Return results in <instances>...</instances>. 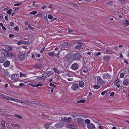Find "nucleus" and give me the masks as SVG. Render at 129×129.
Listing matches in <instances>:
<instances>
[{
    "instance_id": "1",
    "label": "nucleus",
    "mask_w": 129,
    "mask_h": 129,
    "mask_svg": "<svg viewBox=\"0 0 129 129\" xmlns=\"http://www.w3.org/2000/svg\"><path fill=\"white\" fill-rule=\"evenodd\" d=\"M81 57L80 53L77 52L74 53L72 56L68 55L67 57V60L69 63H72L74 61H79Z\"/></svg>"
},
{
    "instance_id": "2",
    "label": "nucleus",
    "mask_w": 129,
    "mask_h": 129,
    "mask_svg": "<svg viewBox=\"0 0 129 129\" xmlns=\"http://www.w3.org/2000/svg\"><path fill=\"white\" fill-rule=\"evenodd\" d=\"M97 84L101 87L105 84L104 82L102 79L99 77H98L97 79Z\"/></svg>"
},
{
    "instance_id": "3",
    "label": "nucleus",
    "mask_w": 129,
    "mask_h": 129,
    "mask_svg": "<svg viewBox=\"0 0 129 129\" xmlns=\"http://www.w3.org/2000/svg\"><path fill=\"white\" fill-rule=\"evenodd\" d=\"M52 72L51 71H48L44 73L42 76L45 78H46L51 76L52 74Z\"/></svg>"
},
{
    "instance_id": "4",
    "label": "nucleus",
    "mask_w": 129,
    "mask_h": 129,
    "mask_svg": "<svg viewBox=\"0 0 129 129\" xmlns=\"http://www.w3.org/2000/svg\"><path fill=\"white\" fill-rule=\"evenodd\" d=\"M19 76V74H15L11 76V79L13 82H15L17 80Z\"/></svg>"
},
{
    "instance_id": "5",
    "label": "nucleus",
    "mask_w": 129,
    "mask_h": 129,
    "mask_svg": "<svg viewBox=\"0 0 129 129\" xmlns=\"http://www.w3.org/2000/svg\"><path fill=\"white\" fill-rule=\"evenodd\" d=\"M78 123L80 126H85V124L84 123V120L82 118H79L77 120Z\"/></svg>"
},
{
    "instance_id": "6",
    "label": "nucleus",
    "mask_w": 129,
    "mask_h": 129,
    "mask_svg": "<svg viewBox=\"0 0 129 129\" xmlns=\"http://www.w3.org/2000/svg\"><path fill=\"white\" fill-rule=\"evenodd\" d=\"M79 88L78 84L76 83H74L72 85L71 87L72 90L76 91Z\"/></svg>"
},
{
    "instance_id": "7",
    "label": "nucleus",
    "mask_w": 129,
    "mask_h": 129,
    "mask_svg": "<svg viewBox=\"0 0 129 129\" xmlns=\"http://www.w3.org/2000/svg\"><path fill=\"white\" fill-rule=\"evenodd\" d=\"M18 58L21 61H23L24 60L26 56V55L24 53H20L18 55Z\"/></svg>"
},
{
    "instance_id": "8",
    "label": "nucleus",
    "mask_w": 129,
    "mask_h": 129,
    "mask_svg": "<svg viewBox=\"0 0 129 129\" xmlns=\"http://www.w3.org/2000/svg\"><path fill=\"white\" fill-rule=\"evenodd\" d=\"M64 126V123L63 122H59L55 125V127L58 128H62Z\"/></svg>"
},
{
    "instance_id": "9",
    "label": "nucleus",
    "mask_w": 129,
    "mask_h": 129,
    "mask_svg": "<svg viewBox=\"0 0 129 129\" xmlns=\"http://www.w3.org/2000/svg\"><path fill=\"white\" fill-rule=\"evenodd\" d=\"M3 55L6 57L11 58L13 56V54L9 52H7L6 51H4L3 52Z\"/></svg>"
},
{
    "instance_id": "10",
    "label": "nucleus",
    "mask_w": 129,
    "mask_h": 129,
    "mask_svg": "<svg viewBox=\"0 0 129 129\" xmlns=\"http://www.w3.org/2000/svg\"><path fill=\"white\" fill-rule=\"evenodd\" d=\"M72 119V118L71 117H68V118L64 117L61 118V120L65 122L68 123L71 122Z\"/></svg>"
},
{
    "instance_id": "11",
    "label": "nucleus",
    "mask_w": 129,
    "mask_h": 129,
    "mask_svg": "<svg viewBox=\"0 0 129 129\" xmlns=\"http://www.w3.org/2000/svg\"><path fill=\"white\" fill-rule=\"evenodd\" d=\"M1 122L2 129H7L5 126V122L3 119H1Z\"/></svg>"
},
{
    "instance_id": "12",
    "label": "nucleus",
    "mask_w": 129,
    "mask_h": 129,
    "mask_svg": "<svg viewBox=\"0 0 129 129\" xmlns=\"http://www.w3.org/2000/svg\"><path fill=\"white\" fill-rule=\"evenodd\" d=\"M78 64L76 63H75L72 64L70 68L74 70H76L78 69Z\"/></svg>"
},
{
    "instance_id": "13",
    "label": "nucleus",
    "mask_w": 129,
    "mask_h": 129,
    "mask_svg": "<svg viewBox=\"0 0 129 129\" xmlns=\"http://www.w3.org/2000/svg\"><path fill=\"white\" fill-rule=\"evenodd\" d=\"M122 84L124 86L128 85H129V80L128 79H124L123 81Z\"/></svg>"
},
{
    "instance_id": "14",
    "label": "nucleus",
    "mask_w": 129,
    "mask_h": 129,
    "mask_svg": "<svg viewBox=\"0 0 129 129\" xmlns=\"http://www.w3.org/2000/svg\"><path fill=\"white\" fill-rule=\"evenodd\" d=\"M87 126L89 129H94L95 128L94 125L92 123H90L89 124L87 125Z\"/></svg>"
},
{
    "instance_id": "15",
    "label": "nucleus",
    "mask_w": 129,
    "mask_h": 129,
    "mask_svg": "<svg viewBox=\"0 0 129 129\" xmlns=\"http://www.w3.org/2000/svg\"><path fill=\"white\" fill-rule=\"evenodd\" d=\"M3 75L5 77H7L9 75V73L7 70H4L3 71Z\"/></svg>"
},
{
    "instance_id": "16",
    "label": "nucleus",
    "mask_w": 129,
    "mask_h": 129,
    "mask_svg": "<svg viewBox=\"0 0 129 129\" xmlns=\"http://www.w3.org/2000/svg\"><path fill=\"white\" fill-rule=\"evenodd\" d=\"M103 78H108L110 77V75L107 73H105L103 74Z\"/></svg>"
},
{
    "instance_id": "17",
    "label": "nucleus",
    "mask_w": 129,
    "mask_h": 129,
    "mask_svg": "<svg viewBox=\"0 0 129 129\" xmlns=\"http://www.w3.org/2000/svg\"><path fill=\"white\" fill-rule=\"evenodd\" d=\"M47 54L49 56L52 57L55 56L56 54L54 51L49 52Z\"/></svg>"
},
{
    "instance_id": "18",
    "label": "nucleus",
    "mask_w": 129,
    "mask_h": 129,
    "mask_svg": "<svg viewBox=\"0 0 129 129\" xmlns=\"http://www.w3.org/2000/svg\"><path fill=\"white\" fill-rule=\"evenodd\" d=\"M79 85L80 87L83 88L85 85L84 83L82 81H79Z\"/></svg>"
},
{
    "instance_id": "19",
    "label": "nucleus",
    "mask_w": 129,
    "mask_h": 129,
    "mask_svg": "<svg viewBox=\"0 0 129 129\" xmlns=\"http://www.w3.org/2000/svg\"><path fill=\"white\" fill-rule=\"evenodd\" d=\"M7 100H11L15 102H17L18 99L8 96Z\"/></svg>"
},
{
    "instance_id": "20",
    "label": "nucleus",
    "mask_w": 129,
    "mask_h": 129,
    "mask_svg": "<svg viewBox=\"0 0 129 129\" xmlns=\"http://www.w3.org/2000/svg\"><path fill=\"white\" fill-rule=\"evenodd\" d=\"M10 63V62L9 61L7 60L4 63V66L5 67H8Z\"/></svg>"
},
{
    "instance_id": "21",
    "label": "nucleus",
    "mask_w": 129,
    "mask_h": 129,
    "mask_svg": "<svg viewBox=\"0 0 129 129\" xmlns=\"http://www.w3.org/2000/svg\"><path fill=\"white\" fill-rule=\"evenodd\" d=\"M8 96H6L3 94L0 93V97L7 100Z\"/></svg>"
},
{
    "instance_id": "22",
    "label": "nucleus",
    "mask_w": 129,
    "mask_h": 129,
    "mask_svg": "<svg viewBox=\"0 0 129 129\" xmlns=\"http://www.w3.org/2000/svg\"><path fill=\"white\" fill-rule=\"evenodd\" d=\"M109 56H104L103 58V60L105 61H107L109 59Z\"/></svg>"
},
{
    "instance_id": "23",
    "label": "nucleus",
    "mask_w": 129,
    "mask_h": 129,
    "mask_svg": "<svg viewBox=\"0 0 129 129\" xmlns=\"http://www.w3.org/2000/svg\"><path fill=\"white\" fill-rule=\"evenodd\" d=\"M66 127L67 128H73V126L71 124H67L66 126Z\"/></svg>"
},
{
    "instance_id": "24",
    "label": "nucleus",
    "mask_w": 129,
    "mask_h": 129,
    "mask_svg": "<svg viewBox=\"0 0 129 129\" xmlns=\"http://www.w3.org/2000/svg\"><path fill=\"white\" fill-rule=\"evenodd\" d=\"M15 117L19 119H21L22 118V116L21 115H19L18 114H15Z\"/></svg>"
},
{
    "instance_id": "25",
    "label": "nucleus",
    "mask_w": 129,
    "mask_h": 129,
    "mask_svg": "<svg viewBox=\"0 0 129 129\" xmlns=\"http://www.w3.org/2000/svg\"><path fill=\"white\" fill-rule=\"evenodd\" d=\"M123 22L124 24V25L128 26L129 25V22L126 20H125Z\"/></svg>"
},
{
    "instance_id": "26",
    "label": "nucleus",
    "mask_w": 129,
    "mask_h": 129,
    "mask_svg": "<svg viewBox=\"0 0 129 129\" xmlns=\"http://www.w3.org/2000/svg\"><path fill=\"white\" fill-rule=\"evenodd\" d=\"M5 60V59L3 57H2L0 58V62L1 63H3Z\"/></svg>"
},
{
    "instance_id": "27",
    "label": "nucleus",
    "mask_w": 129,
    "mask_h": 129,
    "mask_svg": "<svg viewBox=\"0 0 129 129\" xmlns=\"http://www.w3.org/2000/svg\"><path fill=\"white\" fill-rule=\"evenodd\" d=\"M82 47V46L80 45H78L75 46V48L77 49H80Z\"/></svg>"
},
{
    "instance_id": "28",
    "label": "nucleus",
    "mask_w": 129,
    "mask_h": 129,
    "mask_svg": "<svg viewBox=\"0 0 129 129\" xmlns=\"http://www.w3.org/2000/svg\"><path fill=\"white\" fill-rule=\"evenodd\" d=\"M12 126L14 127H17L18 128H20L21 126L20 125L18 124H13Z\"/></svg>"
},
{
    "instance_id": "29",
    "label": "nucleus",
    "mask_w": 129,
    "mask_h": 129,
    "mask_svg": "<svg viewBox=\"0 0 129 129\" xmlns=\"http://www.w3.org/2000/svg\"><path fill=\"white\" fill-rule=\"evenodd\" d=\"M90 120L88 119H86L84 121V122L87 124V125L89 124L90 122Z\"/></svg>"
},
{
    "instance_id": "30",
    "label": "nucleus",
    "mask_w": 129,
    "mask_h": 129,
    "mask_svg": "<svg viewBox=\"0 0 129 129\" xmlns=\"http://www.w3.org/2000/svg\"><path fill=\"white\" fill-rule=\"evenodd\" d=\"M101 86L99 85L98 84L97 85H94L93 86V88L94 89H98Z\"/></svg>"
},
{
    "instance_id": "31",
    "label": "nucleus",
    "mask_w": 129,
    "mask_h": 129,
    "mask_svg": "<svg viewBox=\"0 0 129 129\" xmlns=\"http://www.w3.org/2000/svg\"><path fill=\"white\" fill-rule=\"evenodd\" d=\"M120 81V80L119 79H118L114 83V84L115 85H117Z\"/></svg>"
},
{
    "instance_id": "32",
    "label": "nucleus",
    "mask_w": 129,
    "mask_h": 129,
    "mask_svg": "<svg viewBox=\"0 0 129 129\" xmlns=\"http://www.w3.org/2000/svg\"><path fill=\"white\" fill-rule=\"evenodd\" d=\"M34 102V104H36L37 105H40L41 106L42 105V104L39 102L35 101V102Z\"/></svg>"
},
{
    "instance_id": "33",
    "label": "nucleus",
    "mask_w": 129,
    "mask_h": 129,
    "mask_svg": "<svg viewBox=\"0 0 129 129\" xmlns=\"http://www.w3.org/2000/svg\"><path fill=\"white\" fill-rule=\"evenodd\" d=\"M22 3V2H21L20 3L15 4L14 5L15 6H18L20 5Z\"/></svg>"
},
{
    "instance_id": "34",
    "label": "nucleus",
    "mask_w": 129,
    "mask_h": 129,
    "mask_svg": "<svg viewBox=\"0 0 129 129\" xmlns=\"http://www.w3.org/2000/svg\"><path fill=\"white\" fill-rule=\"evenodd\" d=\"M124 73H120V77L121 78H123L124 76Z\"/></svg>"
},
{
    "instance_id": "35",
    "label": "nucleus",
    "mask_w": 129,
    "mask_h": 129,
    "mask_svg": "<svg viewBox=\"0 0 129 129\" xmlns=\"http://www.w3.org/2000/svg\"><path fill=\"white\" fill-rule=\"evenodd\" d=\"M54 69L55 72L56 73L59 74L60 73V72L59 70H57V69L55 68H54Z\"/></svg>"
},
{
    "instance_id": "36",
    "label": "nucleus",
    "mask_w": 129,
    "mask_h": 129,
    "mask_svg": "<svg viewBox=\"0 0 129 129\" xmlns=\"http://www.w3.org/2000/svg\"><path fill=\"white\" fill-rule=\"evenodd\" d=\"M43 85V84L41 82H39L38 84H36V87H37L40 86H42Z\"/></svg>"
},
{
    "instance_id": "37",
    "label": "nucleus",
    "mask_w": 129,
    "mask_h": 129,
    "mask_svg": "<svg viewBox=\"0 0 129 129\" xmlns=\"http://www.w3.org/2000/svg\"><path fill=\"white\" fill-rule=\"evenodd\" d=\"M37 13V12L36 11H33L30 12V14H33V15H35V14H36Z\"/></svg>"
},
{
    "instance_id": "38",
    "label": "nucleus",
    "mask_w": 129,
    "mask_h": 129,
    "mask_svg": "<svg viewBox=\"0 0 129 129\" xmlns=\"http://www.w3.org/2000/svg\"><path fill=\"white\" fill-rule=\"evenodd\" d=\"M12 10L11 9H10L9 10H8L7 12L6 13H7L11 14V12H12Z\"/></svg>"
},
{
    "instance_id": "39",
    "label": "nucleus",
    "mask_w": 129,
    "mask_h": 129,
    "mask_svg": "<svg viewBox=\"0 0 129 129\" xmlns=\"http://www.w3.org/2000/svg\"><path fill=\"white\" fill-rule=\"evenodd\" d=\"M29 84L31 86H33L34 87H36V85H35L34 83H29Z\"/></svg>"
},
{
    "instance_id": "40",
    "label": "nucleus",
    "mask_w": 129,
    "mask_h": 129,
    "mask_svg": "<svg viewBox=\"0 0 129 129\" xmlns=\"http://www.w3.org/2000/svg\"><path fill=\"white\" fill-rule=\"evenodd\" d=\"M17 102H19V103H21L22 104H24V105L25 104V102H23L21 100H18V101Z\"/></svg>"
},
{
    "instance_id": "41",
    "label": "nucleus",
    "mask_w": 129,
    "mask_h": 129,
    "mask_svg": "<svg viewBox=\"0 0 129 129\" xmlns=\"http://www.w3.org/2000/svg\"><path fill=\"white\" fill-rule=\"evenodd\" d=\"M50 126V125L49 124H45V127L46 129H48Z\"/></svg>"
},
{
    "instance_id": "42",
    "label": "nucleus",
    "mask_w": 129,
    "mask_h": 129,
    "mask_svg": "<svg viewBox=\"0 0 129 129\" xmlns=\"http://www.w3.org/2000/svg\"><path fill=\"white\" fill-rule=\"evenodd\" d=\"M113 2L112 1H110L109 2H108L106 4H107L109 5H111L113 3Z\"/></svg>"
},
{
    "instance_id": "43",
    "label": "nucleus",
    "mask_w": 129,
    "mask_h": 129,
    "mask_svg": "<svg viewBox=\"0 0 129 129\" xmlns=\"http://www.w3.org/2000/svg\"><path fill=\"white\" fill-rule=\"evenodd\" d=\"M85 101L86 100H85L81 99L79 101V102L80 103H84Z\"/></svg>"
},
{
    "instance_id": "44",
    "label": "nucleus",
    "mask_w": 129,
    "mask_h": 129,
    "mask_svg": "<svg viewBox=\"0 0 129 129\" xmlns=\"http://www.w3.org/2000/svg\"><path fill=\"white\" fill-rule=\"evenodd\" d=\"M50 86H52L54 88H55L56 87V86L55 85L52 83H50Z\"/></svg>"
},
{
    "instance_id": "45",
    "label": "nucleus",
    "mask_w": 129,
    "mask_h": 129,
    "mask_svg": "<svg viewBox=\"0 0 129 129\" xmlns=\"http://www.w3.org/2000/svg\"><path fill=\"white\" fill-rule=\"evenodd\" d=\"M48 18L49 19H52L54 17L53 16L49 14L48 16Z\"/></svg>"
},
{
    "instance_id": "46",
    "label": "nucleus",
    "mask_w": 129,
    "mask_h": 129,
    "mask_svg": "<svg viewBox=\"0 0 129 129\" xmlns=\"http://www.w3.org/2000/svg\"><path fill=\"white\" fill-rule=\"evenodd\" d=\"M7 49L8 50L10 51H12V49L11 47H8L7 48Z\"/></svg>"
},
{
    "instance_id": "47",
    "label": "nucleus",
    "mask_w": 129,
    "mask_h": 129,
    "mask_svg": "<svg viewBox=\"0 0 129 129\" xmlns=\"http://www.w3.org/2000/svg\"><path fill=\"white\" fill-rule=\"evenodd\" d=\"M62 46L64 47H66L68 46V44L67 43H64L62 44Z\"/></svg>"
},
{
    "instance_id": "48",
    "label": "nucleus",
    "mask_w": 129,
    "mask_h": 129,
    "mask_svg": "<svg viewBox=\"0 0 129 129\" xmlns=\"http://www.w3.org/2000/svg\"><path fill=\"white\" fill-rule=\"evenodd\" d=\"M59 53H60V52L59 51L58 52V53H57L56 54V56H57V57L56 58L57 59H58L59 58Z\"/></svg>"
},
{
    "instance_id": "49",
    "label": "nucleus",
    "mask_w": 129,
    "mask_h": 129,
    "mask_svg": "<svg viewBox=\"0 0 129 129\" xmlns=\"http://www.w3.org/2000/svg\"><path fill=\"white\" fill-rule=\"evenodd\" d=\"M6 111L4 109H0V112L4 113L6 112Z\"/></svg>"
},
{
    "instance_id": "50",
    "label": "nucleus",
    "mask_w": 129,
    "mask_h": 129,
    "mask_svg": "<svg viewBox=\"0 0 129 129\" xmlns=\"http://www.w3.org/2000/svg\"><path fill=\"white\" fill-rule=\"evenodd\" d=\"M22 43V41H19L17 43V44L18 45H20L21 44V43Z\"/></svg>"
},
{
    "instance_id": "51",
    "label": "nucleus",
    "mask_w": 129,
    "mask_h": 129,
    "mask_svg": "<svg viewBox=\"0 0 129 129\" xmlns=\"http://www.w3.org/2000/svg\"><path fill=\"white\" fill-rule=\"evenodd\" d=\"M106 91H105L104 92H102L101 93V95H104L105 93L106 92Z\"/></svg>"
},
{
    "instance_id": "52",
    "label": "nucleus",
    "mask_w": 129,
    "mask_h": 129,
    "mask_svg": "<svg viewBox=\"0 0 129 129\" xmlns=\"http://www.w3.org/2000/svg\"><path fill=\"white\" fill-rule=\"evenodd\" d=\"M120 2L122 3H124L125 2L126 0H119Z\"/></svg>"
},
{
    "instance_id": "53",
    "label": "nucleus",
    "mask_w": 129,
    "mask_h": 129,
    "mask_svg": "<svg viewBox=\"0 0 129 129\" xmlns=\"http://www.w3.org/2000/svg\"><path fill=\"white\" fill-rule=\"evenodd\" d=\"M114 92H111L110 94V95L112 97H113L114 96Z\"/></svg>"
},
{
    "instance_id": "54",
    "label": "nucleus",
    "mask_w": 129,
    "mask_h": 129,
    "mask_svg": "<svg viewBox=\"0 0 129 129\" xmlns=\"http://www.w3.org/2000/svg\"><path fill=\"white\" fill-rule=\"evenodd\" d=\"M45 47H43L42 50H41L40 51V53H42L43 51H44V50H45Z\"/></svg>"
},
{
    "instance_id": "55",
    "label": "nucleus",
    "mask_w": 129,
    "mask_h": 129,
    "mask_svg": "<svg viewBox=\"0 0 129 129\" xmlns=\"http://www.w3.org/2000/svg\"><path fill=\"white\" fill-rule=\"evenodd\" d=\"M19 85L20 86H25V84H23V83H20L19 84Z\"/></svg>"
},
{
    "instance_id": "56",
    "label": "nucleus",
    "mask_w": 129,
    "mask_h": 129,
    "mask_svg": "<svg viewBox=\"0 0 129 129\" xmlns=\"http://www.w3.org/2000/svg\"><path fill=\"white\" fill-rule=\"evenodd\" d=\"M123 93L124 94L125 93L126 94V96H127L129 97V93H127L125 92H123Z\"/></svg>"
},
{
    "instance_id": "57",
    "label": "nucleus",
    "mask_w": 129,
    "mask_h": 129,
    "mask_svg": "<svg viewBox=\"0 0 129 129\" xmlns=\"http://www.w3.org/2000/svg\"><path fill=\"white\" fill-rule=\"evenodd\" d=\"M77 116H78V115L76 114H74V115H71V116L72 117H76Z\"/></svg>"
},
{
    "instance_id": "58",
    "label": "nucleus",
    "mask_w": 129,
    "mask_h": 129,
    "mask_svg": "<svg viewBox=\"0 0 129 129\" xmlns=\"http://www.w3.org/2000/svg\"><path fill=\"white\" fill-rule=\"evenodd\" d=\"M14 36V35L13 34H10L9 35V37L10 38H12Z\"/></svg>"
},
{
    "instance_id": "59",
    "label": "nucleus",
    "mask_w": 129,
    "mask_h": 129,
    "mask_svg": "<svg viewBox=\"0 0 129 129\" xmlns=\"http://www.w3.org/2000/svg\"><path fill=\"white\" fill-rule=\"evenodd\" d=\"M10 25L11 26H13L14 25V23L12 22H11L10 24Z\"/></svg>"
},
{
    "instance_id": "60",
    "label": "nucleus",
    "mask_w": 129,
    "mask_h": 129,
    "mask_svg": "<svg viewBox=\"0 0 129 129\" xmlns=\"http://www.w3.org/2000/svg\"><path fill=\"white\" fill-rule=\"evenodd\" d=\"M91 0H84V1L85 2L88 3L90 2Z\"/></svg>"
},
{
    "instance_id": "61",
    "label": "nucleus",
    "mask_w": 129,
    "mask_h": 129,
    "mask_svg": "<svg viewBox=\"0 0 129 129\" xmlns=\"http://www.w3.org/2000/svg\"><path fill=\"white\" fill-rule=\"evenodd\" d=\"M8 16L7 15L5 16V19L6 20H7V21H8Z\"/></svg>"
},
{
    "instance_id": "62",
    "label": "nucleus",
    "mask_w": 129,
    "mask_h": 129,
    "mask_svg": "<svg viewBox=\"0 0 129 129\" xmlns=\"http://www.w3.org/2000/svg\"><path fill=\"white\" fill-rule=\"evenodd\" d=\"M68 31L69 33H70L73 32L74 30L73 29H70L69 30H68Z\"/></svg>"
},
{
    "instance_id": "63",
    "label": "nucleus",
    "mask_w": 129,
    "mask_h": 129,
    "mask_svg": "<svg viewBox=\"0 0 129 129\" xmlns=\"http://www.w3.org/2000/svg\"><path fill=\"white\" fill-rule=\"evenodd\" d=\"M53 79V78H50L48 79V80L49 82H51L52 81Z\"/></svg>"
},
{
    "instance_id": "64",
    "label": "nucleus",
    "mask_w": 129,
    "mask_h": 129,
    "mask_svg": "<svg viewBox=\"0 0 129 129\" xmlns=\"http://www.w3.org/2000/svg\"><path fill=\"white\" fill-rule=\"evenodd\" d=\"M24 76V75L23 74H22L21 72V73H20V77H23V76Z\"/></svg>"
}]
</instances>
